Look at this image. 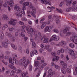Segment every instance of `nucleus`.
Listing matches in <instances>:
<instances>
[{
    "label": "nucleus",
    "instance_id": "39",
    "mask_svg": "<svg viewBox=\"0 0 77 77\" xmlns=\"http://www.w3.org/2000/svg\"><path fill=\"white\" fill-rule=\"evenodd\" d=\"M15 72H16V71H14L12 70L11 72V76L14 75L15 74Z\"/></svg>",
    "mask_w": 77,
    "mask_h": 77
},
{
    "label": "nucleus",
    "instance_id": "8",
    "mask_svg": "<svg viewBox=\"0 0 77 77\" xmlns=\"http://www.w3.org/2000/svg\"><path fill=\"white\" fill-rule=\"evenodd\" d=\"M7 2L10 7H12L14 6V3L13 1L11 0L9 2L7 1Z\"/></svg>",
    "mask_w": 77,
    "mask_h": 77
},
{
    "label": "nucleus",
    "instance_id": "61",
    "mask_svg": "<svg viewBox=\"0 0 77 77\" xmlns=\"http://www.w3.org/2000/svg\"><path fill=\"white\" fill-rule=\"evenodd\" d=\"M3 6L4 7H5V8H6L8 7V4L6 3H5L3 4Z\"/></svg>",
    "mask_w": 77,
    "mask_h": 77
},
{
    "label": "nucleus",
    "instance_id": "44",
    "mask_svg": "<svg viewBox=\"0 0 77 77\" xmlns=\"http://www.w3.org/2000/svg\"><path fill=\"white\" fill-rule=\"evenodd\" d=\"M21 19L22 21H27V19L26 17H23Z\"/></svg>",
    "mask_w": 77,
    "mask_h": 77
},
{
    "label": "nucleus",
    "instance_id": "14",
    "mask_svg": "<svg viewBox=\"0 0 77 77\" xmlns=\"http://www.w3.org/2000/svg\"><path fill=\"white\" fill-rule=\"evenodd\" d=\"M8 66L10 68H11V69H13L14 71H17V69H16L15 67L14 66H12L11 64H9L8 65Z\"/></svg>",
    "mask_w": 77,
    "mask_h": 77
},
{
    "label": "nucleus",
    "instance_id": "42",
    "mask_svg": "<svg viewBox=\"0 0 77 77\" xmlns=\"http://www.w3.org/2000/svg\"><path fill=\"white\" fill-rule=\"evenodd\" d=\"M2 19L3 20H8L9 18H8V17L5 16L3 17Z\"/></svg>",
    "mask_w": 77,
    "mask_h": 77
},
{
    "label": "nucleus",
    "instance_id": "55",
    "mask_svg": "<svg viewBox=\"0 0 77 77\" xmlns=\"http://www.w3.org/2000/svg\"><path fill=\"white\" fill-rule=\"evenodd\" d=\"M33 53L35 54H38V53H37V51H36V50H34L33 51Z\"/></svg>",
    "mask_w": 77,
    "mask_h": 77
},
{
    "label": "nucleus",
    "instance_id": "49",
    "mask_svg": "<svg viewBox=\"0 0 77 77\" xmlns=\"http://www.w3.org/2000/svg\"><path fill=\"white\" fill-rule=\"evenodd\" d=\"M59 37L57 36L56 37L54 41H59Z\"/></svg>",
    "mask_w": 77,
    "mask_h": 77
},
{
    "label": "nucleus",
    "instance_id": "6",
    "mask_svg": "<svg viewBox=\"0 0 77 77\" xmlns=\"http://www.w3.org/2000/svg\"><path fill=\"white\" fill-rule=\"evenodd\" d=\"M77 37V34L75 32H73L72 33V37L70 38V40L73 42H74V40H76L75 38Z\"/></svg>",
    "mask_w": 77,
    "mask_h": 77
},
{
    "label": "nucleus",
    "instance_id": "35",
    "mask_svg": "<svg viewBox=\"0 0 77 77\" xmlns=\"http://www.w3.org/2000/svg\"><path fill=\"white\" fill-rule=\"evenodd\" d=\"M67 72L68 73L70 74L71 72V69L70 68H69L67 69Z\"/></svg>",
    "mask_w": 77,
    "mask_h": 77
},
{
    "label": "nucleus",
    "instance_id": "43",
    "mask_svg": "<svg viewBox=\"0 0 77 77\" xmlns=\"http://www.w3.org/2000/svg\"><path fill=\"white\" fill-rule=\"evenodd\" d=\"M17 72H16L17 73V74H19V73H20V72H22V71H21V70H20L19 69H17Z\"/></svg>",
    "mask_w": 77,
    "mask_h": 77
},
{
    "label": "nucleus",
    "instance_id": "12",
    "mask_svg": "<svg viewBox=\"0 0 77 77\" xmlns=\"http://www.w3.org/2000/svg\"><path fill=\"white\" fill-rule=\"evenodd\" d=\"M72 3V0H67L66 2V5L68 6L70 5Z\"/></svg>",
    "mask_w": 77,
    "mask_h": 77
},
{
    "label": "nucleus",
    "instance_id": "17",
    "mask_svg": "<svg viewBox=\"0 0 77 77\" xmlns=\"http://www.w3.org/2000/svg\"><path fill=\"white\" fill-rule=\"evenodd\" d=\"M69 53L70 55L71 56H73L75 54V53H74V52L72 50H71V49L69 50Z\"/></svg>",
    "mask_w": 77,
    "mask_h": 77
},
{
    "label": "nucleus",
    "instance_id": "16",
    "mask_svg": "<svg viewBox=\"0 0 77 77\" xmlns=\"http://www.w3.org/2000/svg\"><path fill=\"white\" fill-rule=\"evenodd\" d=\"M70 29V27H66L63 30V33H66L68 31H69V30Z\"/></svg>",
    "mask_w": 77,
    "mask_h": 77
},
{
    "label": "nucleus",
    "instance_id": "47",
    "mask_svg": "<svg viewBox=\"0 0 77 77\" xmlns=\"http://www.w3.org/2000/svg\"><path fill=\"white\" fill-rule=\"evenodd\" d=\"M26 0H21L20 2L19 3L20 5H22V3H23Z\"/></svg>",
    "mask_w": 77,
    "mask_h": 77
},
{
    "label": "nucleus",
    "instance_id": "37",
    "mask_svg": "<svg viewBox=\"0 0 77 77\" xmlns=\"http://www.w3.org/2000/svg\"><path fill=\"white\" fill-rule=\"evenodd\" d=\"M4 36V34H3V32L2 31H0V36L1 37H3Z\"/></svg>",
    "mask_w": 77,
    "mask_h": 77
},
{
    "label": "nucleus",
    "instance_id": "4",
    "mask_svg": "<svg viewBox=\"0 0 77 77\" xmlns=\"http://www.w3.org/2000/svg\"><path fill=\"white\" fill-rule=\"evenodd\" d=\"M22 29L21 33L19 34L20 35H21L22 37H25V35L24 33H26V31L24 30V28H26V26H22Z\"/></svg>",
    "mask_w": 77,
    "mask_h": 77
},
{
    "label": "nucleus",
    "instance_id": "29",
    "mask_svg": "<svg viewBox=\"0 0 77 77\" xmlns=\"http://www.w3.org/2000/svg\"><path fill=\"white\" fill-rule=\"evenodd\" d=\"M5 34L9 38H12V35L8 32H6Z\"/></svg>",
    "mask_w": 77,
    "mask_h": 77
},
{
    "label": "nucleus",
    "instance_id": "33",
    "mask_svg": "<svg viewBox=\"0 0 77 77\" xmlns=\"http://www.w3.org/2000/svg\"><path fill=\"white\" fill-rule=\"evenodd\" d=\"M41 2L43 4H45V5H47V2L45 0H42Z\"/></svg>",
    "mask_w": 77,
    "mask_h": 77
},
{
    "label": "nucleus",
    "instance_id": "18",
    "mask_svg": "<svg viewBox=\"0 0 77 77\" xmlns=\"http://www.w3.org/2000/svg\"><path fill=\"white\" fill-rule=\"evenodd\" d=\"M29 7L30 9H32V10H36V8L33 6V4L31 2L29 3Z\"/></svg>",
    "mask_w": 77,
    "mask_h": 77
},
{
    "label": "nucleus",
    "instance_id": "2",
    "mask_svg": "<svg viewBox=\"0 0 77 77\" xmlns=\"http://www.w3.org/2000/svg\"><path fill=\"white\" fill-rule=\"evenodd\" d=\"M51 54L52 56H54V58L52 60V61H53V62H54V61L57 62V61L59 60V57L55 56L56 55V53L51 52Z\"/></svg>",
    "mask_w": 77,
    "mask_h": 77
},
{
    "label": "nucleus",
    "instance_id": "23",
    "mask_svg": "<svg viewBox=\"0 0 77 77\" xmlns=\"http://www.w3.org/2000/svg\"><path fill=\"white\" fill-rule=\"evenodd\" d=\"M29 5V3L28 2H25L23 3V6H27Z\"/></svg>",
    "mask_w": 77,
    "mask_h": 77
},
{
    "label": "nucleus",
    "instance_id": "15",
    "mask_svg": "<svg viewBox=\"0 0 77 77\" xmlns=\"http://www.w3.org/2000/svg\"><path fill=\"white\" fill-rule=\"evenodd\" d=\"M22 9L21 10L22 14L23 15H25V12H24V10H26V6H23Z\"/></svg>",
    "mask_w": 77,
    "mask_h": 77
},
{
    "label": "nucleus",
    "instance_id": "60",
    "mask_svg": "<svg viewBox=\"0 0 77 77\" xmlns=\"http://www.w3.org/2000/svg\"><path fill=\"white\" fill-rule=\"evenodd\" d=\"M53 74H54V73H49V74H48V77H51L52 75H53Z\"/></svg>",
    "mask_w": 77,
    "mask_h": 77
},
{
    "label": "nucleus",
    "instance_id": "62",
    "mask_svg": "<svg viewBox=\"0 0 77 77\" xmlns=\"http://www.w3.org/2000/svg\"><path fill=\"white\" fill-rule=\"evenodd\" d=\"M60 21H59V19H58V18L56 19V23H57V24H58V23H59Z\"/></svg>",
    "mask_w": 77,
    "mask_h": 77
},
{
    "label": "nucleus",
    "instance_id": "48",
    "mask_svg": "<svg viewBox=\"0 0 77 77\" xmlns=\"http://www.w3.org/2000/svg\"><path fill=\"white\" fill-rule=\"evenodd\" d=\"M3 3V0H0V6H2V3Z\"/></svg>",
    "mask_w": 77,
    "mask_h": 77
},
{
    "label": "nucleus",
    "instance_id": "22",
    "mask_svg": "<svg viewBox=\"0 0 77 77\" xmlns=\"http://www.w3.org/2000/svg\"><path fill=\"white\" fill-rule=\"evenodd\" d=\"M32 46L33 48H35L36 47V44L35 42H33L32 44Z\"/></svg>",
    "mask_w": 77,
    "mask_h": 77
},
{
    "label": "nucleus",
    "instance_id": "59",
    "mask_svg": "<svg viewBox=\"0 0 77 77\" xmlns=\"http://www.w3.org/2000/svg\"><path fill=\"white\" fill-rule=\"evenodd\" d=\"M41 74V72H39L37 74L36 77H39V75H40V74Z\"/></svg>",
    "mask_w": 77,
    "mask_h": 77
},
{
    "label": "nucleus",
    "instance_id": "58",
    "mask_svg": "<svg viewBox=\"0 0 77 77\" xmlns=\"http://www.w3.org/2000/svg\"><path fill=\"white\" fill-rule=\"evenodd\" d=\"M45 20V18H43L41 19V20H40V23H42V21H44Z\"/></svg>",
    "mask_w": 77,
    "mask_h": 77
},
{
    "label": "nucleus",
    "instance_id": "38",
    "mask_svg": "<svg viewBox=\"0 0 77 77\" xmlns=\"http://www.w3.org/2000/svg\"><path fill=\"white\" fill-rule=\"evenodd\" d=\"M57 11L58 12H59V13H62L63 12V11L61 9H56Z\"/></svg>",
    "mask_w": 77,
    "mask_h": 77
},
{
    "label": "nucleus",
    "instance_id": "5",
    "mask_svg": "<svg viewBox=\"0 0 77 77\" xmlns=\"http://www.w3.org/2000/svg\"><path fill=\"white\" fill-rule=\"evenodd\" d=\"M43 39H44L43 41V43H46V44L48 43V38H47V37L46 36L41 37V41H42Z\"/></svg>",
    "mask_w": 77,
    "mask_h": 77
},
{
    "label": "nucleus",
    "instance_id": "28",
    "mask_svg": "<svg viewBox=\"0 0 77 77\" xmlns=\"http://www.w3.org/2000/svg\"><path fill=\"white\" fill-rule=\"evenodd\" d=\"M11 46L14 50H17V46L13 44H11Z\"/></svg>",
    "mask_w": 77,
    "mask_h": 77
},
{
    "label": "nucleus",
    "instance_id": "11",
    "mask_svg": "<svg viewBox=\"0 0 77 77\" xmlns=\"http://www.w3.org/2000/svg\"><path fill=\"white\" fill-rule=\"evenodd\" d=\"M32 11H31L30 14H31V15L34 18H35L36 17V15H35V14H36V10H32Z\"/></svg>",
    "mask_w": 77,
    "mask_h": 77
},
{
    "label": "nucleus",
    "instance_id": "34",
    "mask_svg": "<svg viewBox=\"0 0 77 77\" xmlns=\"http://www.w3.org/2000/svg\"><path fill=\"white\" fill-rule=\"evenodd\" d=\"M48 72L49 73H50V74H54V73H55V72H52V69H49V70H48Z\"/></svg>",
    "mask_w": 77,
    "mask_h": 77
},
{
    "label": "nucleus",
    "instance_id": "1",
    "mask_svg": "<svg viewBox=\"0 0 77 77\" xmlns=\"http://www.w3.org/2000/svg\"><path fill=\"white\" fill-rule=\"evenodd\" d=\"M25 28L28 34H29L30 32V35L31 37H33V35H35V34L37 33V32L36 31L35 29L33 28H30V30H29V27H27V26H26Z\"/></svg>",
    "mask_w": 77,
    "mask_h": 77
},
{
    "label": "nucleus",
    "instance_id": "7",
    "mask_svg": "<svg viewBox=\"0 0 77 77\" xmlns=\"http://www.w3.org/2000/svg\"><path fill=\"white\" fill-rule=\"evenodd\" d=\"M26 58L23 57L22 60L21 59L19 60V63L20 64H21L22 66H23L24 65L25 62H26Z\"/></svg>",
    "mask_w": 77,
    "mask_h": 77
},
{
    "label": "nucleus",
    "instance_id": "30",
    "mask_svg": "<svg viewBox=\"0 0 77 77\" xmlns=\"http://www.w3.org/2000/svg\"><path fill=\"white\" fill-rule=\"evenodd\" d=\"M69 46L70 47L72 48H74L75 47L74 45L72 43H70L69 45Z\"/></svg>",
    "mask_w": 77,
    "mask_h": 77
},
{
    "label": "nucleus",
    "instance_id": "57",
    "mask_svg": "<svg viewBox=\"0 0 77 77\" xmlns=\"http://www.w3.org/2000/svg\"><path fill=\"white\" fill-rule=\"evenodd\" d=\"M19 23L21 25H24V23L23 22H21V21H19Z\"/></svg>",
    "mask_w": 77,
    "mask_h": 77
},
{
    "label": "nucleus",
    "instance_id": "27",
    "mask_svg": "<svg viewBox=\"0 0 77 77\" xmlns=\"http://www.w3.org/2000/svg\"><path fill=\"white\" fill-rule=\"evenodd\" d=\"M46 24H47L46 22H44L43 23L42 25L41 28L42 29L43 28H44V27L46 26Z\"/></svg>",
    "mask_w": 77,
    "mask_h": 77
},
{
    "label": "nucleus",
    "instance_id": "56",
    "mask_svg": "<svg viewBox=\"0 0 77 77\" xmlns=\"http://www.w3.org/2000/svg\"><path fill=\"white\" fill-rule=\"evenodd\" d=\"M57 36H56V35H54L52 36V38H53L54 39V40H55V39H56V38Z\"/></svg>",
    "mask_w": 77,
    "mask_h": 77
},
{
    "label": "nucleus",
    "instance_id": "45",
    "mask_svg": "<svg viewBox=\"0 0 77 77\" xmlns=\"http://www.w3.org/2000/svg\"><path fill=\"white\" fill-rule=\"evenodd\" d=\"M49 47H50V46L49 45H45V48L47 50H48L49 49Z\"/></svg>",
    "mask_w": 77,
    "mask_h": 77
},
{
    "label": "nucleus",
    "instance_id": "32",
    "mask_svg": "<svg viewBox=\"0 0 77 77\" xmlns=\"http://www.w3.org/2000/svg\"><path fill=\"white\" fill-rule=\"evenodd\" d=\"M62 72L63 74H66V71L65 70L63 69L62 68L61 69Z\"/></svg>",
    "mask_w": 77,
    "mask_h": 77
},
{
    "label": "nucleus",
    "instance_id": "9",
    "mask_svg": "<svg viewBox=\"0 0 77 77\" xmlns=\"http://www.w3.org/2000/svg\"><path fill=\"white\" fill-rule=\"evenodd\" d=\"M51 29L52 28L51 26L48 27V26H47L45 29L44 32H46L47 31L48 32H51Z\"/></svg>",
    "mask_w": 77,
    "mask_h": 77
},
{
    "label": "nucleus",
    "instance_id": "63",
    "mask_svg": "<svg viewBox=\"0 0 77 77\" xmlns=\"http://www.w3.org/2000/svg\"><path fill=\"white\" fill-rule=\"evenodd\" d=\"M39 51L41 53H42V51H44V49L43 48H41L39 49Z\"/></svg>",
    "mask_w": 77,
    "mask_h": 77
},
{
    "label": "nucleus",
    "instance_id": "52",
    "mask_svg": "<svg viewBox=\"0 0 77 77\" xmlns=\"http://www.w3.org/2000/svg\"><path fill=\"white\" fill-rule=\"evenodd\" d=\"M34 54H34L32 51L31 52L30 54V56H31V57L32 56H34Z\"/></svg>",
    "mask_w": 77,
    "mask_h": 77
},
{
    "label": "nucleus",
    "instance_id": "51",
    "mask_svg": "<svg viewBox=\"0 0 77 77\" xmlns=\"http://www.w3.org/2000/svg\"><path fill=\"white\" fill-rule=\"evenodd\" d=\"M26 53L28 54H29V49H27L26 50Z\"/></svg>",
    "mask_w": 77,
    "mask_h": 77
},
{
    "label": "nucleus",
    "instance_id": "50",
    "mask_svg": "<svg viewBox=\"0 0 77 77\" xmlns=\"http://www.w3.org/2000/svg\"><path fill=\"white\" fill-rule=\"evenodd\" d=\"M18 50H19L20 51V52H22V48H21V47H19L18 48Z\"/></svg>",
    "mask_w": 77,
    "mask_h": 77
},
{
    "label": "nucleus",
    "instance_id": "21",
    "mask_svg": "<svg viewBox=\"0 0 77 77\" xmlns=\"http://www.w3.org/2000/svg\"><path fill=\"white\" fill-rule=\"evenodd\" d=\"M47 64L45 63H44L43 64H42L41 66L40 67V69L41 70H42V69H43L44 68V67L46 66L47 65Z\"/></svg>",
    "mask_w": 77,
    "mask_h": 77
},
{
    "label": "nucleus",
    "instance_id": "36",
    "mask_svg": "<svg viewBox=\"0 0 77 77\" xmlns=\"http://www.w3.org/2000/svg\"><path fill=\"white\" fill-rule=\"evenodd\" d=\"M38 65H39V62L37 61H35L34 64V66H38Z\"/></svg>",
    "mask_w": 77,
    "mask_h": 77
},
{
    "label": "nucleus",
    "instance_id": "20",
    "mask_svg": "<svg viewBox=\"0 0 77 77\" xmlns=\"http://www.w3.org/2000/svg\"><path fill=\"white\" fill-rule=\"evenodd\" d=\"M60 44L61 45H65L66 44V43L65 42L62 41L60 42Z\"/></svg>",
    "mask_w": 77,
    "mask_h": 77
},
{
    "label": "nucleus",
    "instance_id": "41",
    "mask_svg": "<svg viewBox=\"0 0 77 77\" xmlns=\"http://www.w3.org/2000/svg\"><path fill=\"white\" fill-rule=\"evenodd\" d=\"M8 29L10 32H13V30H14V28L13 27H11L8 28Z\"/></svg>",
    "mask_w": 77,
    "mask_h": 77
},
{
    "label": "nucleus",
    "instance_id": "46",
    "mask_svg": "<svg viewBox=\"0 0 77 77\" xmlns=\"http://www.w3.org/2000/svg\"><path fill=\"white\" fill-rule=\"evenodd\" d=\"M29 70L30 71H32V66L30 65L29 66Z\"/></svg>",
    "mask_w": 77,
    "mask_h": 77
},
{
    "label": "nucleus",
    "instance_id": "24",
    "mask_svg": "<svg viewBox=\"0 0 77 77\" xmlns=\"http://www.w3.org/2000/svg\"><path fill=\"white\" fill-rule=\"evenodd\" d=\"M16 15V16H17V17H22V13L21 12L19 13H18L17 12L15 13Z\"/></svg>",
    "mask_w": 77,
    "mask_h": 77
},
{
    "label": "nucleus",
    "instance_id": "54",
    "mask_svg": "<svg viewBox=\"0 0 77 77\" xmlns=\"http://www.w3.org/2000/svg\"><path fill=\"white\" fill-rule=\"evenodd\" d=\"M71 8H68L66 9V11L67 12H69V11H71Z\"/></svg>",
    "mask_w": 77,
    "mask_h": 77
},
{
    "label": "nucleus",
    "instance_id": "31",
    "mask_svg": "<svg viewBox=\"0 0 77 77\" xmlns=\"http://www.w3.org/2000/svg\"><path fill=\"white\" fill-rule=\"evenodd\" d=\"M71 9H72V11H75V9H77V7L76 6H74V5H73L72 7H71Z\"/></svg>",
    "mask_w": 77,
    "mask_h": 77
},
{
    "label": "nucleus",
    "instance_id": "19",
    "mask_svg": "<svg viewBox=\"0 0 77 77\" xmlns=\"http://www.w3.org/2000/svg\"><path fill=\"white\" fill-rule=\"evenodd\" d=\"M15 10H16L18 12H19L20 11V7L17 6V5H15L14 8Z\"/></svg>",
    "mask_w": 77,
    "mask_h": 77
},
{
    "label": "nucleus",
    "instance_id": "3",
    "mask_svg": "<svg viewBox=\"0 0 77 77\" xmlns=\"http://www.w3.org/2000/svg\"><path fill=\"white\" fill-rule=\"evenodd\" d=\"M14 61H15V63H18V61H16V59H15V57H13V60L11 58H10L9 59V63H11L12 65H14L15 64Z\"/></svg>",
    "mask_w": 77,
    "mask_h": 77
},
{
    "label": "nucleus",
    "instance_id": "25",
    "mask_svg": "<svg viewBox=\"0 0 77 77\" xmlns=\"http://www.w3.org/2000/svg\"><path fill=\"white\" fill-rule=\"evenodd\" d=\"M62 65V67L64 69H66L67 68V65L66 63H64L63 64H61Z\"/></svg>",
    "mask_w": 77,
    "mask_h": 77
},
{
    "label": "nucleus",
    "instance_id": "40",
    "mask_svg": "<svg viewBox=\"0 0 77 77\" xmlns=\"http://www.w3.org/2000/svg\"><path fill=\"white\" fill-rule=\"evenodd\" d=\"M48 20H50V19H51L52 18V20H51V21H53V18H52V16H51V15H50L48 17Z\"/></svg>",
    "mask_w": 77,
    "mask_h": 77
},
{
    "label": "nucleus",
    "instance_id": "10",
    "mask_svg": "<svg viewBox=\"0 0 77 77\" xmlns=\"http://www.w3.org/2000/svg\"><path fill=\"white\" fill-rule=\"evenodd\" d=\"M2 45L5 48H8V44L6 42H3L2 43Z\"/></svg>",
    "mask_w": 77,
    "mask_h": 77
},
{
    "label": "nucleus",
    "instance_id": "64",
    "mask_svg": "<svg viewBox=\"0 0 77 77\" xmlns=\"http://www.w3.org/2000/svg\"><path fill=\"white\" fill-rule=\"evenodd\" d=\"M67 35H68V36L70 35H71V32H68L67 33Z\"/></svg>",
    "mask_w": 77,
    "mask_h": 77
},
{
    "label": "nucleus",
    "instance_id": "53",
    "mask_svg": "<svg viewBox=\"0 0 77 77\" xmlns=\"http://www.w3.org/2000/svg\"><path fill=\"white\" fill-rule=\"evenodd\" d=\"M72 59H75L77 58V56L75 55H73L72 57Z\"/></svg>",
    "mask_w": 77,
    "mask_h": 77
},
{
    "label": "nucleus",
    "instance_id": "26",
    "mask_svg": "<svg viewBox=\"0 0 77 77\" xmlns=\"http://www.w3.org/2000/svg\"><path fill=\"white\" fill-rule=\"evenodd\" d=\"M28 74V72H26L24 73V72H22L21 73V75L22 77H24L25 76H26L27 75V74Z\"/></svg>",
    "mask_w": 77,
    "mask_h": 77
},
{
    "label": "nucleus",
    "instance_id": "13",
    "mask_svg": "<svg viewBox=\"0 0 77 77\" xmlns=\"http://www.w3.org/2000/svg\"><path fill=\"white\" fill-rule=\"evenodd\" d=\"M14 21H15L14 20H11L9 21L8 23L9 24H11L13 26H14V25H15V22Z\"/></svg>",
    "mask_w": 77,
    "mask_h": 77
}]
</instances>
